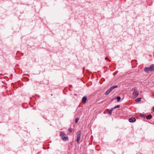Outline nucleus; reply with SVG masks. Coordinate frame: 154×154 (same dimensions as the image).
Wrapping results in <instances>:
<instances>
[{
  "label": "nucleus",
  "instance_id": "obj_11",
  "mask_svg": "<svg viewBox=\"0 0 154 154\" xmlns=\"http://www.w3.org/2000/svg\"><path fill=\"white\" fill-rule=\"evenodd\" d=\"M141 98H138L136 99V101L137 102H139L141 101Z\"/></svg>",
  "mask_w": 154,
  "mask_h": 154
},
{
  "label": "nucleus",
  "instance_id": "obj_2",
  "mask_svg": "<svg viewBox=\"0 0 154 154\" xmlns=\"http://www.w3.org/2000/svg\"><path fill=\"white\" fill-rule=\"evenodd\" d=\"M60 136L62 137L63 140L66 141L68 140V137L66 136V134L63 132H61L60 134Z\"/></svg>",
  "mask_w": 154,
  "mask_h": 154
},
{
  "label": "nucleus",
  "instance_id": "obj_14",
  "mask_svg": "<svg viewBox=\"0 0 154 154\" xmlns=\"http://www.w3.org/2000/svg\"><path fill=\"white\" fill-rule=\"evenodd\" d=\"M68 130L70 133H71L72 132V129L71 128H68Z\"/></svg>",
  "mask_w": 154,
  "mask_h": 154
},
{
  "label": "nucleus",
  "instance_id": "obj_17",
  "mask_svg": "<svg viewBox=\"0 0 154 154\" xmlns=\"http://www.w3.org/2000/svg\"><path fill=\"white\" fill-rule=\"evenodd\" d=\"M153 112H154V106L152 108Z\"/></svg>",
  "mask_w": 154,
  "mask_h": 154
},
{
  "label": "nucleus",
  "instance_id": "obj_6",
  "mask_svg": "<svg viewBox=\"0 0 154 154\" xmlns=\"http://www.w3.org/2000/svg\"><path fill=\"white\" fill-rule=\"evenodd\" d=\"M118 87V86L115 85L111 87L110 88L108 89L109 92H110L113 89L115 88H117Z\"/></svg>",
  "mask_w": 154,
  "mask_h": 154
},
{
  "label": "nucleus",
  "instance_id": "obj_9",
  "mask_svg": "<svg viewBox=\"0 0 154 154\" xmlns=\"http://www.w3.org/2000/svg\"><path fill=\"white\" fill-rule=\"evenodd\" d=\"M152 117V116L151 115H148L147 116H146V119H151Z\"/></svg>",
  "mask_w": 154,
  "mask_h": 154
},
{
  "label": "nucleus",
  "instance_id": "obj_15",
  "mask_svg": "<svg viewBox=\"0 0 154 154\" xmlns=\"http://www.w3.org/2000/svg\"><path fill=\"white\" fill-rule=\"evenodd\" d=\"M110 92H109V91L108 90L105 93V95H107Z\"/></svg>",
  "mask_w": 154,
  "mask_h": 154
},
{
  "label": "nucleus",
  "instance_id": "obj_3",
  "mask_svg": "<svg viewBox=\"0 0 154 154\" xmlns=\"http://www.w3.org/2000/svg\"><path fill=\"white\" fill-rule=\"evenodd\" d=\"M81 132V131H79L77 133V140L76 141L78 143H79L80 140Z\"/></svg>",
  "mask_w": 154,
  "mask_h": 154
},
{
  "label": "nucleus",
  "instance_id": "obj_5",
  "mask_svg": "<svg viewBox=\"0 0 154 154\" xmlns=\"http://www.w3.org/2000/svg\"><path fill=\"white\" fill-rule=\"evenodd\" d=\"M136 120L135 118L134 117H132L130 118L129 119V121L131 122H135Z\"/></svg>",
  "mask_w": 154,
  "mask_h": 154
},
{
  "label": "nucleus",
  "instance_id": "obj_4",
  "mask_svg": "<svg viewBox=\"0 0 154 154\" xmlns=\"http://www.w3.org/2000/svg\"><path fill=\"white\" fill-rule=\"evenodd\" d=\"M139 95V92L137 90H134L132 93V96L134 98H136Z\"/></svg>",
  "mask_w": 154,
  "mask_h": 154
},
{
  "label": "nucleus",
  "instance_id": "obj_18",
  "mask_svg": "<svg viewBox=\"0 0 154 154\" xmlns=\"http://www.w3.org/2000/svg\"><path fill=\"white\" fill-rule=\"evenodd\" d=\"M105 59H106V60H107H107H108V59H109V58H105Z\"/></svg>",
  "mask_w": 154,
  "mask_h": 154
},
{
  "label": "nucleus",
  "instance_id": "obj_13",
  "mask_svg": "<svg viewBox=\"0 0 154 154\" xmlns=\"http://www.w3.org/2000/svg\"><path fill=\"white\" fill-rule=\"evenodd\" d=\"M120 107V106L119 105H117V106H115V107H114L113 108L114 109H116V108H119V107Z\"/></svg>",
  "mask_w": 154,
  "mask_h": 154
},
{
  "label": "nucleus",
  "instance_id": "obj_7",
  "mask_svg": "<svg viewBox=\"0 0 154 154\" xmlns=\"http://www.w3.org/2000/svg\"><path fill=\"white\" fill-rule=\"evenodd\" d=\"M118 87V86L115 85L111 87L110 88L108 89L109 92H110L113 89L115 88H117Z\"/></svg>",
  "mask_w": 154,
  "mask_h": 154
},
{
  "label": "nucleus",
  "instance_id": "obj_12",
  "mask_svg": "<svg viewBox=\"0 0 154 154\" xmlns=\"http://www.w3.org/2000/svg\"><path fill=\"white\" fill-rule=\"evenodd\" d=\"M116 98L117 99V101L119 102L121 100V97L120 96H118L116 97Z\"/></svg>",
  "mask_w": 154,
  "mask_h": 154
},
{
  "label": "nucleus",
  "instance_id": "obj_10",
  "mask_svg": "<svg viewBox=\"0 0 154 154\" xmlns=\"http://www.w3.org/2000/svg\"><path fill=\"white\" fill-rule=\"evenodd\" d=\"M113 109L112 108L111 109H110L108 112V114L111 115L112 113V112L113 111Z\"/></svg>",
  "mask_w": 154,
  "mask_h": 154
},
{
  "label": "nucleus",
  "instance_id": "obj_8",
  "mask_svg": "<svg viewBox=\"0 0 154 154\" xmlns=\"http://www.w3.org/2000/svg\"><path fill=\"white\" fill-rule=\"evenodd\" d=\"M87 99V97H84L82 99V102L84 103H85L86 102Z\"/></svg>",
  "mask_w": 154,
  "mask_h": 154
},
{
  "label": "nucleus",
  "instance_id": "obj_16",
  "mask_svg": "<svg viewBox=\"0 0 154 154\" xmlns=\"http://www.w3.org/2000/svg\"><path fill=\"white\" fill-rule=\"evenodd\" d=\"M79 120V119L78 118H76L75 119V122L76 123H77L78 122V121Z\"/></svg>",
  "mask_w": 154,
  "mask_h": 154
},
{
  "label": "nucleus",
  "instance_id": "obj_1",
  "mask_svg": "<svg viewBox=\"0 0 154 154\" xmlns=\"http://www.w3.org/2000/svg\"><path fill=\"white\" fill-rule=\"evenodd\" d=\"M154 70V64H152L149 67H146L145 68L144 71L146 72L149 71H152Z\"/></svg>",
  "mask_w": 154,
  "mask_h": 154
}]
</instances>
